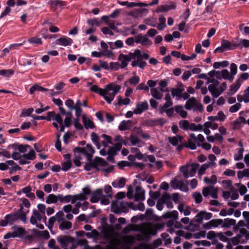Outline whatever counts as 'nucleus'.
<instances>
[{
  "label": "nucleus",
  "mask_w": 249,
  "mask_h": 249,
  "mask_svg": "<svg viewBox=\"0 0 249 249\" xmlns=\"http://www.w3.org/2000/svg\"><path fill=\"white\" fill-rule=\"evenodd\" d=\"M163 218H171L166 223L167 226L169 228L168 231L171 233L174 231V228L179 229L182 227L180 222L177 221L178 218V213L177 211H169L162 215Z\"/></svg>",
  "instance_id": "f257e3e1"
},
{
  "label": "nucleus",
  "mask_w": 249,
  "mask_h": 249,
  "mask_svg": "<svg viewBox=\"0 0 249 249\" xmlns=\"http://www.w3.org/2000/svg\"><path fill=\"white\" fill-rule=\"evenodd\" d=\"M136 58L131 63L133 67H139L142 69H143L146 66L147 63L143 59L147 60L149 59V55L147 53H142V51L139 49L135 50Z\"/></svg>",
  "instance_id": "f03ea898"
},
{
  "label": "nucleus",
  "mask_w": 249,
  "mask_h": 249,
  "mask_svg": "<svg viewBox=\"0 0 249 249\" xmlns=\"http://www.w3.org/2000/svg\"><path fill=\"white\" fill-rule=\"evenodd\" d=\"M209 83L212 84L208 86V89L211 93H222L227 88L226 82H223L220 86V82L216 79L209 81Z\"/></svg>",
  "instance_id": "7ed1b4c3"
},
{
  "label": "nucleus",
  "mask_w": 249,
  "mask_h": 249,
  "mask_svg": "<svg viewBox=\"0 0 249 249\" xmlns=\"http://www.w3.org/2000/svg\"><path fill=\"white\" fill-rule=\"evenodd\" d=\"M104 233V236L105 238L109 239L110 238L109 241V244L107 246L106 249H117V247L119 246L121 244L120 240L116 238H111V233L107 229H104L103 230ZM96 249H104L100 246L97 247Z\"/></svg>",
  "instance_id": "20e7f679"
},
{
  "label": "nucleus",
  "mask_w": 249,
  "mask_h": 249,
  "mask_svg": "<svg viewBox=\"0 0 249 249\" xmlns=\"http://www.w3.org/2000/svg\"><path fill=\"white\" fill-rule=\"evenodd\" d=\"M198 163H193L190 166H183L180 168V171L182 172L185 178L194 177L199 167Z\"/></svg>",
  "instance_id": "39448f33"
},
{
  "label": "nucleus",
  "mask_w": 249,
  "mask_h": 249,
  "mask_svg": "<svg viewBox=\"0 0 249 249\" xmlns=\"http://www.w3.org/2000/svg\"><path fill=\"white\" fill-rule=\"evenodd\" d=\"M107 164V162L100 157H96L91 162L86 163L84 166L85 170L90 171L92 168L99 171L100 169L98 166H104Z\"/></svg>",
  "instance_id": "423d86ee"
},
{
  "label": "nucleus",
  "mask_w": 249,
  "mask_h": 249,
  "mask_svg": "<svg viewBox=\"0 0 249 249\" xmlns=\"http://www.w3.org/2000/svg\"><path fill=\"white\" fill-rule=\"evenodd\" d=\"M185 107L187 110L193 109V110H198L200 112L203 110L202 104L194 97L190 98L186 101Z\"/></svg>",
  "instance_id": "0eeeda50"
},
{
  "label": "nucleus",
  "mask_w": 249,
  "mask_h": 249,
  "mask_svg": "<svg viewBox=\"0 0 249 249\" xmlns=\"http://www.w3.org/2000/svg\"><path fill=\"white\" fill-rule=\"evenodd\" d=\"M74 152L81 153L86 156L87 160H90L93 154L94 153V150L90 144H88L85 147H76Z\"/></svg>",
  "instance_id": "6e6552de"
},
{
  "label": "nucleus",
  "mask_w": 249,
  "mask_h": 249,
  "mask_svg": "<svg viewBox=\"0 0 249 249\" xmlns=\"http://www.w3.org/2000/svg\"><path fill=\"white\" fill-rule=\"evenodd\" d=\"M136 56L135 51L133 53H129L128 55L121 53L118 57V60L121 61V68L124 69L128 65V62L130 61L132 59H135Z\"/></svg>",
  "instance_id": "1a4fd4ad"
},
{
  "label": "nucleus",
  "mask_w": 249,
  "mask_h": 249,
  "mask_svg": "<svg viewBox=\"0 0 249 249\" xmlns=\"http://www.w3.org/2000/svg\"><path fill=\"white\" fill-rule=\"evenodd\" d=\"M217 188L213 186H208L203 188L202 190V194L205 197H207L209 195H211L213 198H217Z\"/></svg>",
  "instance_id": "9d476101"
},
{
  "label": "nucleus",
  "mask_w": 249,
  "mask_h": 249,
  "mask_svg": "<svg viewBox=\"0 0 249 249\" xmlns=\"http://www.w3.org/2000/svg\"><path fill=\"white\" fill-rule=\"evenodd\" d=\"M221 44H222V47L224 48L225 51L233 50L240 46V43H237V42L232 43L226 39H222Z\"/></svg>",
  "instance_id": "9b49d317"
},
{
  "label": "nucleus",
  "mask_w": 249,
  "mask_h": 249,
  "mask_svg": "<svg viewBox=\"0 0 249 249\" xmlns=\"http://www.w3.org/2000/svg\"><path fill=\"white\" fill-rule=\"evenodd\" d=\"M57 240L63 248H66L69 243H72L74 241L73 238L67 235L58 236L57 238Z\"/></svg>",
  "instance_id": "f8f14e48"
},
{
  "label": "nucleus",
  "mask_w": 249,
  "mask_h": 249,
  "mask_svg": "<svg viewBox=\"0 0 249 249\" xmlns=\"http://www.w3.org/2000/svg\"><path fill=\"white\" fill-rule=\"evenodd\" d=\"M212 217V213L205 211L199 212L195 217V221L198 223L202 222L203 219L209 220Z\"/></svg>",
  "instance_id": "ddd939ff"
},
{
  "label": "nucleus",
  "mask_w": 249,
  "mask_h": 249,
  "mask_svg": "<svg viewBox=\"0 0 249 249\" xmlns=\"http://www.w3.org/2000/svg\"><path fill=\"white\" fill-rule=\"evenodd\" d=\"M121 89V85L115 83H111L107 85L104 89V92L108 93L109 91H112V93H117Z\"/></svg>",
  "instance_id": "4468645a"
},
{
  "label": "nucleus",
  "mask_w": 249,
  "mask_h": 249,
  "mask_svg": "<svg viewBox=\"0 0 249 249\" xmlns=\"http://www.w3.org/2000/svg\"><path fill=\"white\" fill-rule=\"evenodd\" d=\"M142 233L145 235L149 234H155L156 233V230L154 225L148 223L143 225L142 228Z\"/></svg>",
  "instance_id": "2eb2a0df"
},
{
  "label": "nucleus",
  "mask_w": 249,
  "mask_h": 249,
  "mask_svg": "<svg viewBox=\"0 0 249 249\" xmlns=\"http://www.w3.org/2000/svg\"><path fill=\"white\" fill-rule=\"evenodd\" d=\"M13 231L14 236L16 237H23L27 234V232L25 228L20 227L17 226H13L12 228Z\"/></svg>",
  "instance_id": "dca6fc26"
},
{
  "label": "nucleus",
  "mask_w": 249,
  "mask_h": 249,
  "mask_svg": "<svg viewBox=\"0 0 249 249\" xmlns=\"http://www.w3.org/2000/svg\"><path fill=\"white\" fill-rule=\"evenodd\" d=\"M50 91V93H59V92H53V89L49 90L47 89L42 87L38 84H35L33 86H32L29 89L30 93H34L35 92H46Z\"/></svg>",
  "instance_id": "f3484780"
},
{
  "label": "nucleus",
  "mask_w": 249,
  "mask_h": 249,
  "mask_svg": "<svg viewBox=\"0 0 249 249\" xmlns=\"http://www.w3.org/2000/svg\"><path fill=\"white\" fill-rule=\"evenodd\" d=\"M135 41L137 43H141L142 45H147L150 46L152 42L150 40L146 35L142 36V34L138 35L135 37Z\"/></svg>",
  "instance_id": "a211bd4d"
},
{
  "label": "nucleus",
  "mask_w": 249,
  "mask_h": 249,
  "mask_svg": "<svg viewBox=\"0 0 249 249\" xmlns=\"http://www.w3.org/2000/svg\"><path fill=\"white\" fill-rule=\"evenodd\" d=\"M55 44L64 46H71L73 43V40L67 36H63L55 40Z\"/></svg>",
  "instance_id": "6ab92c4d"
},
{
  "label": "nucleus",
  "mask_w": 249,
  "mask_h": 249,
  "mask_svg": "<svg viewBox=\"0 0 249 249\" xmlns=\"http://www.w3.org/2000/svg\"><path fill=\"white\" fill-rule=\"evenodd\" d=\"M144 195V190L141 186H137L135 189V199L136 200H143L145 199Z\"/></svg>",
  "instance_id": "aec40b11"
},
{
  "label": "nucleus",
  "mask_w": 249,
  "mask_h": 249,
  "mask_svg": "<svg viewBox=\"0 0 249 249\" xmlns=\"http://www.w3.org/2000/svg\"><path fill=\"white\" fill-rule=\"evenodd\" d=\"M190 138L188 140V142L186 144L187 147H189L192 150H195L196 148V137L194 133L190 134Z\"/></svg>",
  "instance_id": "412c9836"
},
{
  "label": "nucleus",
  "mask_w": 249,
  "mask_h": 249,
  "mask_svg": "<svg viewBox=\"0 0 249 249\" xmlns=\"http://www.w3.org/2000/svg\"><path fill=\"white\" fill-rule=\"evenodd\" d=\"M171 185L174 189H179L182 191L185 190L186 188L184 181L181 180H172L171 181Z\"/></svg>",
  "instance_id": "4be33fe9"
},
{
  "label": "nucleus",
  "mask_w": 249,
  "mask_h": 249,
  "mask_svg": "<svg viewBox=\"0 0 249 249\" xmlns=\"http://www.w3.org/2000/svg\"><path fill=\"white\" fill-rule=\"evenodd\" d=\"M103 197H104V195L103 194L102 191L100 189H97L92 193L90 201L92 203H96Z\"/></svg>",
  "instance_id": "5701e85b"
},
{
  "label": "nucleus",
  "mask_w": 249,
  "mask_h": 249,
  "mask_svg": "<svg viewBox=\"0 0 249 249\" xmlns=\"http://www.w3.org/2000/svg\"><path fill=\"white\" fill-rule=\"evenodd\" d=\"M148 105L147 102H143L137 104L136 108L134 110V113L140 114L148 108Z\"/></svg>",
  "instance_id": "b1692460"
},
{
  "label": "nucleus",
  "mask_w": 249,
  "mask_h": 249,
  "mask_svg": "<svg viewBox=\"0 0 249 249\" xmlns=\"http://www.w3.org/2000/svg\"><path fill=\"white\" fill-rule=\"evenodd\" d=\"M125 138L129 140L132 145L141 147L143 145L142 141L136 135L131 134L129 137H125Z\"/></svg>",
  "instance_id": "393cba45"
},
{
  "label": "nucleus",
  "mask_w": 249,
  "mask_h": 249,
  "mask_svg": "<svg viewBox=\"0 0 249 249\" xmlns=\"http://www.w3.org/2000/svg\"><path fill=\"white\" fill-rule=\"evenodd\" d=\"M165 99L166 100V103L160 108V113L162 114L164 112V110L167 109L168 107H171L173 105V103L171 101V99L169 94H166Z\"/></svg>",
  "instance_id": "a878e982"
},
{
  "label": "nucleus",
  "mask_w": 249,
  "mask_h": 249,
  "mask_svg": "<svg viewBox=\"0 0 249 249\" xmlns=\"http://www.w3.org/2000/svg\"><path fill=\"white\" fill-rule=\"evenodd\" d=\"M42 218L40 213L37 210H35L33 211V215L30 218V222L33 225L36 224L37 221H41Z\"/></svg>",
  "instance_id": "bb28decb"
},
{
  "label": "nucleus",
  "mask_w": 249,
  "mask_h": 249,
  "mask_svg": "<svg viewBox=\"0 0 249 249\" xmlns=\"http://www.w3.org/2000/svg\"><path fill=\"white\" fill-rule=\"evenodd\" d=\"M82 122L86 129L93 128L94 127L93 123L89 120L86 114H83L82 117Z\"/></svg>",
  "instance_id": "cd10ccee"
},
{
  "label": "nucleus",
  "mask_w": 249,
  "mask_h": 249,
  "mask_svg": "<svg viewBox=\"0 0 249 249\" xmlns=\"http://www.w3.org/2000/svg\"><path fill=\"white\" fill-rule=\"evenodd\" d=\"M169 89L171 93H186V92L183 93L184 90V85L180 82L177 83L176 88H170Z\"/></svg>",
  "instance_id": "c85d7f7f"
},
{
  "label": "nucleus",
  "mask_w": 249,
  "mask_h": 249,
  "mask_svg": "<svg viewBox=\"0 0 249 249\" xmlns=\"http://www.w3.org/2000/svg\"><path fill=\"white\" fill-rule=\"evenodd\" d=\"M168 83L167 80H161L159 82L158 89L160 92H169L170 88L167 87Z\"/></svg>",
  "instance_id": "c756f323"
},
{
  "label": "nucleus",
  "mask_w": 249,
  "mask_h": 249,
  "mask_svg": "<svg viewBox=\"0 0 249 249\" xmlns=\"http://www.w3.org/2000/svg\"><path fill=\"white\" fill-rule=\"evenodd\" d=\"M30 146L29 145H23L19 144L18 145L17 144H13L11 145H9L8 148L12 147L15 149L18 148L19 151L21 153H25L27 150V148H29Z\"/></svg>",
  "instance_id": "7c9ffc66"
},
{
  "label": "nucleus",
  "mask_w": 249,
  "mask_h": 249,
  "mask_svg": "<svg viewBox=\"0 0 249 249\" xmlns=\"http://www.w3.org/2000/svg\"><path fill=\"white\" fill-rule=\"evenodd\" d=\"M179 212L183 213L185 215H189L191 213L190 208L188 206H185L183 204H180L178 207Z\"/></svg>",
  "instance_id": "2f4dec72"
},
{
  "label": "nucleus",
  "mask_w": 249,
  "mask_h": 249,
  "mask_svg": "<svg viewBox=\"0 0 249 249\" xmlns=\"http://www.w3.org/2000/svg\"><path fill=\"white\" fill-rule=\"evenodd\" d=\"M72 224L71 222L64 220L59 224V228L60 230H69L71 228Z\"/></svg>",
  "instance_id": "473e14b6"
},
{
  "label": "nucleus",
  "mask_w": 249,
  "mask_h": 249,
  "mask_svg": "<svg viewBox=\"0 0 249 249\" xmlns=\"http://www.w3.org/2000/svg\"><path fill=\"white\" fill-rule=\"evenodd\" d=\"M131 123V121L130 120L127 121H123L121 122L119 126V129L121 131L130 129Z\"/></svg>",
  "instance_id": "72a5a7b5"
},
{
  "label": "nucleus",
  "mask_w": 249,
  "mask_h": 249,
  "mask_svg": "<svg viewBox=\"0 0 249 249\" xmlns=\"http://www.w3.org/2000/svg\"><path fill=\"white\" fill-rule=\"evenodd\" d=\"M241 85V83L240 82V79H238L235 83L231 85L230 87V90L231 92L235 93L237 91V90L240 88Z\"/></svg>",
  "instance_id": "f704fd0d"
},
{
  "label": "nucleus",
  "mask_w": 249,
  "mask_h": 249,
  "mask_svg": "<svg viewBox=\"0 0 249 249\" xmlns=\"http://www.w3.org/2000/svg\"><path fill=\"white\" fill-rule=\"evenodd\" d=\"M103 139V140L101 142V143L104 147H107L108 144H111V138L106 134H102L101 136Z\"/></svg>",
  "instance_id": "c9c22d12"
},
{
  "label": "nucleus",
  "mask_w": 249,
  "mask_h": 249,
  "mask_svg": "<svg viewBox=\"0 0 249 249\" xmlns=\"http://www.w3.org/2000/svg\"><path fill=\"white\" fill-rule=\"evenodd\" d=\"M50 4L52 7L57 9L58 7L65 6L66 2L60 0H53L50 1Z\"/></svg>",
  "instance_id": "e433bc0d"
},
{
  "label": "nucleus",
  "mask_w": 249,
  "mask_h": 249,
  "mask_svg": "<svg viewBox=\"0 0 249 249\" xmlns=\"http://www.w3.org/2000/svg\"><path fill=\"white\" fill-rule=\"evenodd\" d=\"M22 158L28 160H34L36 158V153L34 150L31 149L28 153L22 155Z\"/></svg>",
  "instance_id": "4c0bfd02"
},
{
  "label": "nucleus",
  "mask_w": 249,
  "mask_h": 249,
  "mask_svg": "<svg viewBox=\"0 0 249 249\" xmlns=\"http://www.w3.org/2000/svg\"><path fill=\"white\" fill-rule=\"evenodd\" d=\"M121 203L119 202L113 203L111 204V211L116 213H121L122 210L121 209Z\"/></svg>",
  "instance_id": "58836bf2"
},
{
  "label": "nucleus",
  "mask_w": 249,
  "mask_h": 249,
  "mask_svg": "<svg viewBox=\"0 0 249 249\" xmlns=\"http://www.w3.org/2000/svg\"><path fill=\"white\" fill-rule=\"evenodd\" d=\"M236 221L233 219L226 218L223 221L222 227L224 228H229L231 226L234 225Z\"/></svg>",
  "instance_id": "ea45409f"
},
{
  "label": "nucleus",
  "mask_w": 249,
  "mask_h": 249,
  "mask_svg": "<svg viewBox=\"0 0 249 249\" xmlns=\"http://www.w3.org/2000/svg\"><path fill=\"white\" fill-rule=\"evenodd\" d=\"M5 219L8 220L10 224H12L15 221L18 220V213L17 212H16L14 213H12L10 214H7L5 216Z\"/></svg>",
  "instance_id": "a19ab883"
},
{
  "label": "nucleus",
  "mask_w": 249,
  "mask_h": 249,
  "mask_svg": "<svg viewBox=\"0 0 249 249\" xmlns=\"http://www.w3.org/2000/svg\"><path fill=\"white\" fill-rule=\"evenodd\" d=\"M140 81V78L138 76H135L131 78L128 81H125L124 86L127 87L129 84L136 85Z\"/></svg>",
  "instance_id": "79ce46f5"
},
{
  "label": "nucleus",
  "mask_w": 249,
  "mask_h": 249,
  "mask_svg": "<svg viewBox=\"0 0 249 249\" xmlns=\"http://www.w3.org/2000/svg\"><path fill=\"white\" fill-rule=\"evenodd\" d=\"M237 237L239 239L245 237L246 240H249V231L244 228H241L239 230V233L238 234Z\"/></svg>",
  "instance_id": "37998d69"
},
{
  "label": "nucleus",
  "mask_w": 249,
  "mask_h": 249,
  "mask_svg": "<svg viewBox=\"0 0 249 249\" xmlns=\"http://www.w3.org/2000/svg\"><path fill=\"white\" fill-rule=\"evenodd\" d=\"M229 65V62L226 60L222 62H215L213 64L214 69H219L220 67L226 68Z\"/></svg>",
  "instance_id": "c03bdc74"
},
{
  "label": "nucleus",
  "mask_w": 249,
  "mask_h": 249,
  "mask_svg": "<svg viewBox=\"0 0 249 249\" xmlns=\"http://www.w3.org/2000/svg\"><path fill=\"white\" fill-rule=\"evenodd\" d=\"M175 110L178 113H179L182 118H186L187 115V112L183 110L182 106H177L175 107Z\"/></svg>",
  "instance_id": "a18cd8bd"
},
{
  "label": "nucleus",
  "mask_w": 249,
  "mask_h": 249,
  "mask_svg": "<svg viewBox=\"0 0 249 249\" xmlns=\"http://www.w3.org/2000/svg\"><path fill=\"white\" fill-rule=\"evenodd\" d=\"M46 203L48 204L57 203V197L54 194L49 195L46 198Z\"/></svg>",
  "instance_id": "49530a36"
},
{
  "label": "nucleus",
  "mask_w": 249,
  "mask_h": 249,
  "mask_svg": "<svg viewBox=\"0 0 249 249\" xmlns=\"http://www.w3.org/2000/svg\"><path fill=\"white\" fill-rule=\"evenodd\" d=\"M91 140L94 143V144L97 146L98 149L100 148V143L99 142V137L94 132H92L91 134Z\"/></svg>",
  "instance_id": "de8ad7c7"
},
{
  "label": "nucleus",
  "mask_w": 249,
  "mask_h": 249,
  "mask_svg": "<svg viewBox=\"0 0 249 249\" xmlns=\"http://www.w3.org/2000/svg\"><path fill=\"white\" fill-rule=\"evenodd\" d=\"M87 198V197L82 193L78 195H73L72 204L75 203L77 200H84Z\"/></svg>",
  "instance_id": "09e8293b"
},
{
  "label": "nucleus",
  "mask_w": 249,
  "mask_h": 249,
  "mask_svg": "<svg viewBox=\"0 0 249 249\" xmlns=\"http://www.w3.org/2000/svg\"><path fill=\"white\" fill-rule=\"evenodd\" d=\"M87 23L91 27L94 26H99L101 24V21H99L98 18H95L88 19Z\"/></svg>",
  "instance_id": "8fccbe9b"
},
{
  "label": "nucleus",
  "mask_w": 249,
  "mask_h": 249,
  "mask_svg": "<svg viewBox=\"0 0 249 249\" xmlns=\"http://www.w3.org/2000/svg\"><path fill=\"white\" fill-rule=\"evenodd\" d=\"M89 89L91 91L96 93H106L104 92V89L99 88L96 85H91Z\"/></svg>",
  "instance_id": "3c124183"
},
{
  "label": "nucleus",
  "mask_w": 249,
  "mask_h": 249,
  "mask_svg": "<svg viewBox=\"0 0 249 249\" xmlns=\"http://www.w3.org/2000/svg\"><path fill=\"white\" fill-rule=\"evenodd\" d=\"M181 139V137L177 135L176 137H169L168 140L171 144H172L173 145L176 146L178 144V141H180Z\"/></svg>",
  "instance_id": "603ef678"
},
{
  "label": "nucleus",
  "mask_w": 249,
  "mask_h": 249,
  "mask_svg": "<svg viewBox=\"0 0 249 249\" xmlns=\"http://www.w3.org/2000/svg\"><path fill=\"white\" fill-rule=\"evenodd\" d=\"M204 181L207 184H214L217 182V178L215 175H212L211 177V178L205 177L204 178Z\"/></svg>",
  "instance_id": "864d4df0"
},
{
  "label": "nucleus",
  "mask_w": 249,
  "mask_h": 249,
  "mask_svg": "<svg viewBox=\"0 0 249 249\" xmlns=\"http://www.w3.org/2000/svg\"><path fill=\"white\" fill-rule=\"evenodd\" d=\"M66 117L64 120L65 126L66 127H69L71 124V117L72 114L71 112H68L67 113Z\"/></svg>",
  "instance_id": "5fc2aeb1"
},
{
  "label": "nucleus",
  "mask_w": 249,
  "mask_h": 249,
  "mask_svg": "<svg viewBox=\"0 0 249 249\" xmlns=\"http://www.w3.org/2000/svg\"><path fill=\"white\" fill-rule=\"evenodd\" d=\"M55 217L56 220V221L59 223H61L62 221L65 220L64 218V213L62 211H59L57 212L55 215Z\"/></svg>",
  "instance_id": "6e6d98bb"
},
{
  "label": "nucleus",
  "mask_w": 249,
  "mask_h": 249,
  "mask_svg": "<svg viewBox=\"0 0 249 249\" xmlns=\"http://www.w3.org/2000/svg\"><path fill=\"white\" fill-rule=\"evenodd\" d=\"M18 219H20L23 222L26 221V215L22 212V208H21L17 211Z\"/></svg>",
  "instance_id": "4d7b16f0"
},
{
  "label": "nucleus",
  "mask_w": 249,
  "mask_h": 249,
  "mask_svg": "<svg viewBox=\"0 0 249 249\" xmlns=\"http://www.w3.org/2000/svg\"><path fill=\"white\" fill-rule=\"evenodd\" d=\"M136 227H137V226L136 225H134L133 224H129V225H127L126 227H125L123 230L122 231L124 233H129L130 231H136L137 230Z\"/></svg>",
  "instance_id": "13d9d810"
},
{
  "label": "nucleus",
  "mask_w": 249,
  "mask_h": 249,
  "mask_svg": "<svg viewBox=\"0 0 249 249\" xmlns=\"http://www.w3.org/2000/svg\"><path fill=\"white\" fill-rule=\"evenodd\" d=\"M14 71L11 69L9 70H0V75L9 77L13 74Z\"/></svg>",
  "instance_id": "bf43d9fd"
},
{
  "label": "nucleus",
  "mask_w": 249,
  "mask_h": 249,
  "mask_svg": "<svg viewBox=\"0 0 249 249\" xmlns=\"http://www.w3.org/2000/svg\"><path fill=\"white\" fill-rule=\"evenodd\" d=\"M190 123L187 120H181L179 122V125L180 128L184 130L189 129Z\"/></svg>",
  "instance_id": "052dcab7"
},
{
  "label": "nucleus",
  "mask_w": 249,
  "mask_h": 249,
  "mask_svg": "<svg viewBox=\"0 0 249 249\" xmlns=\"http://www.w3.org/2000/svg\"><path fill=\"white\" fill-rule=\"evenodd\" d=\"M125 95L127 96V97L124 99H123L121 96L118 97V104L119 105H126L129 103L130 100L128 98V95L129 94H125Z\"/></svg>",
  "instance_id": "680f3d73"
},
{
  "label": "nucleus",
  "mask_w": 249,
  "mask_h": 249,
  "mask_svg": "<svg viewBox=\"0 0 249 249\" xmlns=\"http://www.w3.org/2000/svg\"><path fill=\"white\" fill-rule=\"evenodd\" d=\"M34 109L33 108H29L28 109H23L21 111L20 117L29 116L31 115Z\"/></svg>",
  "instance_id": "e2e57ef3"
},
{
  "label": "nucleus",
  "mask_w": 249,
  "mask_h": 249,
  "mask_svg": "<svg viewBox=\"0 0 249 249\" xmlns=\"http://www.w3.org/2000/svg\"><path fill=\"white\" fill-rule=\"evenodd\" d=\"M28 42L31 44H36L37 45L42 44V42L40 38L36 37H31L28 40Z\"/></svg>",
  "instance_id": "0e129e2a"
},
{
  "label": "nucleus",
  "mask_w": 249,
  "mask_h": 249,
  "mask_svg": "<svg viewBox=\"0 0 249 249\" xmlns=\"http://www.w3.org/2000/svg\"><path fill=\"white\" fill-rule=\"evenodd\" d=\"M237 98L239 102L244 100L245 103L249 102V94H244L243 95L238 94Z\"/></svg>",
  "instance_id": "69168bd1"
},
{
  "label": "nucleus",
  "mask_w": 249,
  "mask_h": 249,
  "mask_svg": "<svg viewBox=\"0 0 249 249\" xmlns=\"http://www.w3.org/2000/svg\"><path fill=\"white\" fill-rule=\"evenodd\" d=\"M204 126L206 128H211L214 130L218 128V124L216 123H213L210 122H207L204 123Z\"/></svg>",
  "instance_id": "338daca9"
},
{
  "label": "nucleus",
  "mask_w": 249,
  "mask_h": 249,
  "mask_svg": "<svg viewBox=\"0 0 249 249\" xmlns=\"http://www.w3.org/2000/svg\"><path fill=\"white\" fill-rule=\"evenodd\" d=\"M62 169L64 171L69 170L71 166V160H67L62 164Z\"/></svg>",
  "instance_id": "774afa93"
}]
</instances>
